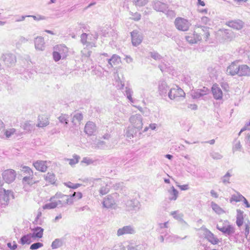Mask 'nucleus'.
Returning a JSON list of instances; mask_svg holds the SVG:
<instances>
[{"mask_svg": "<svg viewBox=\"0 0 250 250\" xmlns=\"http://www.w3.org/2000/svg\"><path fill=\"white\" fill-rule=\"evenodd\" d=\"M209 30V28L206 26L195 25L193 28V39L188 40V43L190 44L197 43L202 40L201 35L207 41L210 36Z\"/></svg>", "mask_w": 250, "mask_h": 250, "instance_id": "nucleus-1", "label": "nucleus"}, {"mask_svg": "<svg viewBox=\"0 0 250 250\" xmlns=\"http://www.w3.org/2000/svg\"><path fill=\"white\" fill-rule=\"evenodd\" d=\"M68 53V48L64 44H57L54 46L52 53L53 60L58 62L61 58L65 59L67 57Z\"/></svg>", "mask_w": 250, "mask_h": 250, "instance_id": "nucleus-2", "label": "nucleus"}, {"mask_svg": "<svg viewBox=\"0 0 250 250\" xmlns=\"http://www.w3.org/2000/svg\"><path fill=\"white\" fill-rule=\"evenodd\" d=\"M14 198L13 193L11 190H6L4 188L0 190V203L1 205H7L10 200Z\"/></svg>", "mask_w": 250, "mask_h": 250, "instance_id": "nucleus-3", "label": "nucleus"}, {"mask_svg": "<svg viewBox=\"0 0 250 250\" xmlns=\"http://www.w3.org/2000/svg\"><path fill=\"white\" fill-rule=\"evenodd\" d=\"M168 96L172 100H179L185 97V93L181 88L176 87L170 89Z\"/></svg>", "mask_w": 250, "mask_h": 250, "instance_id": "nucleus-4", "label": "nucleus"}, {"mask_svg": "<svg viewBox=\"0 0 250 250\" xmlns=\"http://www.w3.org/2000/svg\"><path fill=\"white\" fill-rule=\"evenodd\" d=\"M59 205L62 206H65L67 205L72 204L74 202V200L72 199L70 195H67L64 194H56Z\"/></svg>", "mask_w": 250, "mask_h": 250, "instance_id": "nucleus-5", "label": "nucleus"}, {"mask_svg": "<svg viewBox=\"0 0 250 250\" xmlns=\"http://www.w3.org/2000/svg\"><path fill=\"white\" fill-rule=\"evenodd\" d=\"M239 68V64L238 61H235L232 62L227 68L226 74L228 75L234 76L235 75L238 76V70Z\"/></svg>", "mask_w": 250, "mask_h": 250, "instance_id": "nucleus-6", "label": "nucleus"}, {"mask_svg": "<svg viewBox=\"0 0 250 250\" xmlns=\"http://www.w3.org/2000/svg\"><path fill=\"white\" fill-rule=\"evenodd\" d=\"M2 176L5 182L11 183L15 180L16 173L13 169H7L3 171Z\"/></svg>", "mask_w": 250, "mask_h": 250, "instance_id": "nucleus-7", "label": "nucleus"}, {"mask_svg": "<svg viewBox=\"0 0 250 250\" xmlns=\"http://www.w3.org/2000/svg\"><path fill=\"white\" fill-rule=\"evenodd\" d=\"M33 166L37 170L42 172H46L48 169L46 161L38 160L33 164Z\"/></svg>", "mask_w": 250, "mask_h": 250, "instance_id": "nucleus-8", "label": "nucleus"}, {"mask_svg": "<svg viewBox=\"0 0 250 250\" xmlns=\"http://www.w3.org/2000/svg\"><path fill=\"white\" fill-rule=\"evenodd\" d=\"M217 229L226 236L231 235L235 232V229L231 225L223 226L217 225Z\"/></svg>", "mask_w": 250, "mask_h": 250, "instance_id": "nucleus-9", "label": "nucleus"}, {"mask_svg": "<svg viewBox=\"0 0 250 250\" xmlns=\"http://www.w3.org/2000/svg\"><path fill=\"white\" fill-rule=\"evenodd\" d=\"M175 24L176 28L181 31H186L187 30V21L186 19L178 18L175 20Z\"/></svg>", "mask_w": 250, "mask_h": 250, "instance_id": "nucleus-10", "label": "nucleus"}, {"mask_svg": "<svg viewBox=\"0 0 250 250\" xmlns=\"http://www.w3.org/2000/svg\"><path fill=\"white\" fill-rule=\"evenodd\" d=\"M227 25L233 29L240 30L244 27V23L241 20H237L228 21Z\"/></svg>", "mask_w": 250, "mask_h": 250, "instance_id": "nucleus-11", "label": "nucleus"}, {"mask_svg": "<svg viewBox=\"0 0 250 250\" xmlns=\"http://www.w3.org/2000/svg\"><path fill=\"white\" fill-rule=\"evenodd\" d=\"M238 76L250 77V67L246 64L239 65Z\"/></svg>", "mask_w": 250, "mask_h": 250, "instance_id": "nucleus-12", "label": "nucleus"}, {"mask_svg": "<svg viewBox=\"0 0 250 250\" xmlns=\"http://www.w3.org/2000/svg\"><path fill=\"white\" fill-rule=\"evenodd\" d=\"M211 91L213 97L216 100H221L222 99L223 93L221 89L218 87L217 84H214L211 87Z\"/></svg>", "mask_w": 250, "mask_h": 250, "instance_id": "nucleus-13", "label": "nucleus"}, {"mask_svg": "<svg viewBox=\"0 0 250 250\" xmlns=\"http://www.w3.org/2000/svg\"><path fill=\"white\" fill-rule=\"evenodd\" d=\"M96 130V125L95 123L89 121L85 125L84 132L88 135H93Z\"/></svg>", "mask_w": 250, "mask_h": 250, "instance_id": "nucleus-14", "label": "nucleus"}, {"mask_svg": "<svg viewBox=\"0 0 250 250\" xmlns=\"http://www.w3.org/2000/svg\"><path fill=\"white\" fill-rule=\"evenodd\" d=\"M131 41L134 46L139 45L142 42V37L137 31H133L131 33Z\"/></svg>", "mask_w": 250, "mask_h": 250, "instance_id": "nucleus-15", "label": "nucleus"}, {"mask_svg": "<svg viewBox=\"0 0 250 250\" xmlns=\"http://www.w3.org/2000/svg\"><path fill=\"white\" fill-rule=\"evenodd\" d=\"M134 232L133 228L130 226H124L118 229L117 234L118 236L125 234H132Z\"/></svg>", "mask_w": 250, "mask_h": 250, "instance_id": "nucleus-16", "label": "nucleus"}, {"mask_svg": "<svg viewBox=\"0 0 250 250\" xmlns=\"http://www.w3.org/2000/svg\"><path fill=\"white\" fill-rule=\"evenodd\" d=\"M205 238L212 244H216L218 243V239L215 237L214 234L207 229H205L204 232Z\"/></svg>", "mask_w": 250, "mask_h": 250, "instance_id": "nucleus-17", "label": "nucleus"}, {"mask_svg": "<svg viewBox=\"0 0 250 250\" xmlns=\"http://www.w3.org/2000/svg\"><path fill=\"white\" fill-rule=\"evenodd\" d=\"M59 205L56 195L50 199V202L43 206V209H52L55 208Z\"/></svg>", "mask_w": 250, "mask_h": 250, "instance_id": "nucleus-18", "label": "nucleus"}, {"mask_svg": "<svg viewBox=\"0 0 250 250\" xmlns=\"http://www.w3.org/2000/svg\"><path fill=\"white\" fill-rule=\"evenodd\" d=\"M44 179L49 185L55 184L57 180L56 176L53 172H48L44 176Z\"/></svg>", "mask_w": 250, "mask_h": 250, "instance_id": "nucleus-19", "label": "nucleus"}, {"mask_svg": "<svg viewBox=\"0 0 250 250\" xmlns=\"http://www.w3.org/2000/svg\"><path fill=\"white\" fill-rule=\"evenodd\" d=\"M22 181L23 184L29 185H33L39 182L38 180H35L33 175L24 176Z\"/></svg>", "mask_w": 250, "mask_h": 250, "instance_id": "nucleus-20", "label": "nucleus"}, {"mask_svg": "<svg viewBox=\"0 0 250 250\" xmlns=\"http://www.w3.org/2000/svg\"><path fill=\"white\" fill-rule=\"evenodd\" d=\"M121 62V58L116 55H113L112 57L108 60V63L112 67H117Z\"/></svg>", "mask_w": 250, "mask_h": 250, "instance_id": "nucleus-21", "label": "nucleus"}, {"mask_svg": "<svg viewBox=\"0 0 250 250\" xmlns=\"http://www.w3.org/2000/svg\"><path fill=\"white\" fill-rule=\"evenodd\" d=\"M220 33L224 40H231L233 38L232 32L228 29H221L219 30Z\"/></svg>", "mask_w": 250, "mask_h": 250, "instance_id": "nucleus-22", "label": "nucleus"}, {"mask_svg": "<svg viewBox=\"0 0 250 250\" xmlns=\"http://www.w3.org/2000/svg\"><path fill=\"white\" fill-rule=\"evenodd\" d=\"M38 126L43 127L49 124L48 118L46 115H41L39 117Z\"/></svg>", "mask_w": 250, "mask_h": 250, "instance_id": "nucleus-23", "label": "nucleus"}, {"mask_svg": "<svg viewBox=\"0 0 250 250\" xmlns=\"http://www.w3.org/2000/svg\"><path fill=\"white\" fill-rule=\"evenodd\" d=\"M44 42L42 37H39L35 39V45L36 49L42 50L44 48Z\"/></svg>", "mask_w": 250, "mask_h": 250, "instance_id": "nucleus-24", "label": "nucleus"}, {"mask_svg": "<svg viewBox=\"0 0 250 250\" xmlns=\"http://www.w3.org/2000/svg\"><path fill=\"white\" fill-rule=\"evenodd\" d=\"M103 204L105 208H109L115 204V201L111 195H108L104 198Z\"/></svg>", "mask_w": 250, "mask_h": 250, "instance_id": "nucleus-25", "label": "nucleus"}, {"mask_svg": "<svg viewBox=\"0 0 250 250\" xmlns=\"http://www.w3.org/2000/svg\"><path fill=\"white\" fill-rule=\"evenodd\" d=\"M243 211L240 209H237L236 224L238 227L241 226L243 224Z\"/></svg>", "mask_w": 250, "mask_h": 250, "instance_id": "nucleus-26", "label": "nucleus"}, {"mask_svg": "<svg viewBox=\"0 0 250 250\" xmlns=\"http://www.w3.org/2000/svg\"><path fill=\"white\" fill-rule=\"evenodd\" d=\"M34 237L32 234H28L22 236L21 239V243L22 245L29 244L32 242V239Z\"/></svg>", "mask_w": 250, "mask_h": 250, "instance_id": "nucleus-27", "label": "nucleus"}, {"mask_svg": "<svg viewBox=\"0 0 250 250\" xmlns=\"http://www.w3.org/2000/svg\"><path fill=\"white\" fill-rule=\"evenodd\" d=\"M83 119V116L81 113H76L73 115L72 122L74 125L80 124Z\"/></svg>", "mask_w": 250, "mask_h": 250, "instance_id": "nucleus-28", "label": "nucleus"}, {"mask_svg": "<svg viewBox=\"0 0 250 250\" xmlns=\"http://www.w3.org/2000/svg\"><path fill=\"white\" fill-rule=\"evenodd\" d=\"M32 234L34 238H41L43 236V229L41 227H37L33 229Z\"/></svg>", "mask_w": 250, "mask_h": 250, "instance_id": "nucleus-29", "label": "nucleus"}, {"mask_svg": "<svg viewBox=\"0 0 250 250\" xmlns=\"http://www.w3.org/2000/svg\"><path fill=\"white\" fill-rule=\"evenodd\" d=\"M243 198H244V197L240 193L236 192V194L231 195V197L229 201L230 203H232L233 201L238 202L242 201Z\"/></svg>", "mask_w": 250, "mask_h": 250, "instance_id": "nucleus-30", "label": "nucleus"}, {"mask_svg": "<svg viewBox=\"0 0 250 250\" xmlns=\"http://www.w3.org/2000/svg\"><path fill=\"white\" fill-rule=\"evenodd\" d=\"M24 176L33 175L34 172L32 169L28 167L23 166L21 170Z\"/></svg>", "mask_w": 250, "mask_h": 250, "instance_id": "nucleus-31", "label": "nucleus"}, {"mask_svg": "<svg viewBox=\"0 0 250 250\" xmlns=\"http://www.w3.org/2000/svg\"><path fill=\"white\" fill-rule=\"evenodd\" d=\"M211 206L212 209L217 214H221L224 212L223 210L217 204L211 202Z\"/></svg>", "mask_w": 250, "mask_h": 250, "instance_id": "nucleus-32", "label": "nucleus"}, {"mask_svg": "<svg viewBox=\"0 0 250 250\" xmlns=\"http://www.w3.org/2000/svg\"><path fill=\"white\" fill-rule=\"evenodd\" d=\"M242 147L239 141H236L232 147V152L234 153L236 151H241Z\"/></svg>", "mask_w": 250, "mask_h": 250, "instance_id": "nucleus-33", "label": "nucleus"}, {"mask_svg": "<svg viewBox=\"0 0 250 250\" xmlns=\"http://www.w3.org/2000/svg\"><path fill=\"white\" fill-rule=\"evenodd\" d=\"M80 159V157L79 156L75 155L73 156V158L68 159V161L69 162V164L71 166H73L77 164L79 162Z\"/></svg>", "mask_w": 250, "mask_h": 250, "instance_id": "nucleus-34", "label": "nucleus"}, {"mask_svg": "<svg viewBox=\"0 0 250 250\" xmlns=\"http://www.w3.org/2000/svg\"><path fill=\"white\" fill-rule=\"evenodd\" d=\"M210 157L214 160H220L223 158V155L217 152L212 151L210 153Z\"/></svg>", "mask_w": 250, "mask_h": 250, "instance_id": "nucleus-35", "label": "nucleus"}, {"mask_svg": "<svg viewBox=\"0 0 250 250\" xmlns=\"http://www.w3.org/2000/svg\"><path fill=\"white\" fill-rule=\"evenodd\" d=\"M71 197L74 200H79L82 198L83 194L81 192H74L72 195H71Z\"/></svg>", "mask_w": 250, "mask_h": 250, "instance_id": "nucleus-36", "label": "nucleus"}, {"mask_svg": "<svg viewBox=\"0 0 250 250\" xmlns=\"http://www.w3.org/2000/svg\"><path fill=\"white\" fill-rule=\"evenodd\" d=\"M64 185L67 187L72 189H76L81 186V184H73L70 182L65 183H64Z\"/></svg>", "mask_w": 250, "mask_h": 250, "instance_id": "nucleus-37", "label": "nucleus"}, {"mask_svg": "<svg viewBox=\"0 0 250 250\" xmlns=\"http://www.w3.org/2000/svg\"><path fill=\"white\" fill-rule=\"evenodd\" d=\"M205 93H202L201 91H199V89H198L196 91L191 93V95L193 99H197L205 95Z\"/></svg>", "mask_w": 250, "mask_h": 250, "instance_id": "nucleus-38", "label": "nucleus"}, {"mask_svg": "<svg viewBox=\"0 0 250 250\" xmlns=\"http://www.w3.org/2000/svg\"><path fill=\"white\" fill-rule=\"evenodd\" d=\"M16 132V129L14 128L6 129L4 132V134L7 138L10 137L12 135H14Z\"/></svg>", "mask_w": 250, "mask_h": 250, "instance_id": "nucleus-39", "label": "nucleus"}, {"mask_svg": "<svg viewBox=\"0 0 250 250\" xmlns=\"http://www.w3.org/2000/svg\"><path fill=\"white\" fill-rule=\"evenodd\" d=\"M68 117H67V115L65 114H62L59 118V120L60 122L64 124L65 125H67L68 123Z\"/></svg>", "mask_w": 250, "mask_h": 250, "instance_id": "nucleus-40", "label": "nucleus"}, {"mask_svg": "<svg viewBox=\"0 0 250 250\" xmlns=\"http://www.w3.org/2000/svg\"><path fill=\"white\" fill-rule=\"evenodd\" d=\"M231 177V174L229 172L227 173L222 178V182L224 184H229V178Z\"/></svg>", "mask_w": 250, "mask_h": 250, "instance_id": "nucleus-41", "label": "nucleus"}, {"mask_svg": "<svg viewBox=\"0 0 250 250\" xmlns=\"http://www.w3.org/2000/svg\"><path fill=\"white\" fill-rule=\"evenodd\" d=\"M133 1L137 6H142L146 4L148 0H133Z\"/></svg>", "mask_w": 250, "mask_h": 250, "instance_id": "nucleus-42", "label": "nucleus"}, {"mask_svg": "<svg viewBox=\"0 0 250 250\" xmlns=\"http://www.w3.org/2000/svg\"><path fill=\"white\" fill-rule=\"evenodd\" d=\"M109 191V188H108L107 185L104 186H103L100 190V193L102 195L107 194Z\"/></svg>", "mask_w": 250, "mask_h": 250, "instance_id": "nucleus-43", "label": "nucleus"}, {"mask_svg": "<svg viewBox=\"0 0 250 250\" xmlns=\"http://www.w3.org/2000/svg\"><path fill=\"white\" fill-rule=\"evenodd\" d=\"M62 243L59 239H56L52 243V248L53 249H57L61 246Z\"/></svg>", "mask_w": 250, "mask_h": 250, "instance_id": "nucleus-44", "label": "nucleus"}, {"mask_svg": "<svg viewBox=\"0 0 250 250\" xmlns=\"http://www.w3.org/2000/svg\"><path fill=\"white\" fill-rule=\"evenodd\" d=\"M211 21V19L208 18L207 17H203L201 18V22L202 23L205 24H208L210 25V22Z\"/></svg>", "mask_w": 250, "mask_h": 250, "instance_id": "nucleus-45", "label": "nucleus"}, {"mask_svg": "<svg viewBox=\"0 0 250 250\" xmlns=\"http://www.w3.org/2000/svg\"><path fill=\"white\" fill-rule=\"evenodd\" d=\"M43 246V244L41 243H34L30 246V249L31 250H36Z\"/></svg>", "mask_w": 250, "mask_h": 250, "instance_id": "nucleus-46", "label": "nucleus"}, {"mask_svg": "<svg viewBox=\"0 0 250 250\" xmlns=\"http://www.w3.org/2000/svg\"><path fill=\"white\" fill-rule=\"evenodd\" d=\"M82 162L85 163L86 165H89L93 163V161L89 158L85 157L83 158Z\"/></svg>", "mask_w": 250, "mask_h": 250, "instance_id": "nucleus-47", "label": "nucleus"}, {"mask_svg": "<svg viewBox=\"0 0 250 250\" xmlns=\"http://www.w3.org/2000/svg\"><path fill=\"white\" fill-rule=\"evenodd\" d=\"M81 38L82 42L83 44L85 43L86 42V40L87 38V34H86V33H83L82 34Z\"/></svg>", "mask_w": 250, "mask_h": 250, "instance_id": "nucleus-48", "label": "nucleus"}, {"mask_svg": "<svg viewBox=\"0 0 250 250\" xmlns=\"http://www.w3.org/2000/svg\"><path fill=\"white\" fill-rule=\"evenodd\" d=\"M176 191L175 190V189H173L172 191H171L170 192V194L173 195V197H170L169 199L170 200H175L176 199V197H177V195H176Z\"/></svg>", "mask_w": 250, "mask_h": 250, "instance_id": "nucleus-49", "label": "nucleus"}, {"mask_svg": "<svg viewBox=\"0 0 250 250\" xmlns=\"http://www.w3.org/2000/svg\"><path fill=\"white\" fill-rule=\"evenodd\" d=\"M141 18V15L139 14L136 13L134 17H132V19L134 21H138Z\"/></svg>", "mask_w": 250, "mask_h": 250, "instance_id": "nucleus-50", "label": "nucleus"}, {"mask_svg": "<svg viewBox=\"0 0 250 250\" xmlns=\"http://www.w3.org/2000/svg\"><path fill=\"white\" fill-rule=\"evenodd\" d=\"M250 232V227L248 224L246 225V228L245 229V234L246 236L249 234Z\"/></svg>", "mask_w": 250, "mask_h": 250, "instance_id": "nucleus-51", "label": "nucleus"}, {"mask_svg": "<svg viewBox=\"0 0 250 250\" xmlns=\"http://www.w3.org/2000/svg\"><path fill=\"white\" fill-rule=\"evenodd\" d=\"M151 57L156 60L160 58V55L158 53L154 52L151 53Z\"/></svg>", "mask_w": 250, "mask_h": 250, "instance_id": "nucleus-52", "label": "nucleus"}, {"mask_svg": "<svg viewBox=\"0 0 250 250\" xmlns=\"http://www.w3.org/2000/svg\"><path fill=\"white\" fill-rule=\"evenodd\" d=\"M210 194L212 197L216 198L218 197V194L214 190H211L210 191Z\"/></svg>", "mask_w": 250, "mask_h": 250, "instance_id": "nucleus-53", "label": "nucleus"}, {"mask_svg": "<svg viewBox=\"0 0 250 250\" xmlns=\"http://www.w3.org/2000/svg\"><path fill=\"white\" fill-rule=\"evenodd\" d=\"M242 200L243 201L244 203L246 205V207L247 208H250V204L245 197L242 199Z\"/></svg>", "mask_w": 250, "mask_h": 250, "instance_id": "nucleus-54", "label": "nucleus"}, {"mask_svg": "<svg viewBox=\"0 0 250 250\" xmlns=\"http://www.w3.org/2000/svg\"><path fill=\"white\" fill-rule=\"evenodd\" d=\"M199 91H201L202 93H205V95L207 94V91H208V89L205 87H204L202 89H199Z\"/></svg>", "mask_w": 250, "mask_h": 250, "instance_id": "nucleus-55", "label": "nucleus"}, {"mask_svg": "<svg viewBox=\"0 0 250 250\" xmlns=\"http://www.w3.org/2000/svg\"><path fill=\"white\" fill-rule=\"evenodd\" d=\"M188 108H190L193 110H196L197 108V106L195 104H191L189 106H188Z\"/></svg>", "mask_w": 250, "mask_h": 250, "instance_id": "nucleus-56", "label": "nucleus"}, {"mask_svg": "<svg viewBox=\"0 0 250 250\" xmlns=\"http://www.w3.org/2000/svg\"><path fill=\"white\" fill-rule=\"evenodd\" d=\"M204 142H202V143H203ZM204 143H208L210 145H213L214 143H215V140L214 139H212L210 141H206V142H205Z\"/></svg>", "mask_w": 250, "mask_h": 250, "instance_id": "nucleus-57", "label": "nucleus"}, {"mask_svg": "<svg viewBox=\"0 0 250 250\" xmlns=\"http://www.w3.org/2000/svg\"><path fill=\"white\" fill-rule=\"evenodd\" d=\"M156 125L155 124H152L149 125V127L152 130H154L156 128Z\"/></svg>", "mask_w": 250, "mask_h": 250, "instance_id": "nucleus-58", "label": "nucleus"}, {"mask_svg": "<svg viewBox=\"0 0 250 250\" xmlns=\"http://www.w3.org/2000/svg\"><path fill=\"white\" fill-rule=\"evenodd\" d=\"M198 4L202 6H204L205 5V2L203 1H202V0H198Z\"/></svg>", "mask_w": 250, "mask_h": 250, "instance_id": "nucleus-59", "label": "nucleus"}, {"mask_svg": "<svg viewBox=\"0 0 250 250\" xmlns=\"http://www.w3.org/2000/svg\"><path fill=\"white\" fill-rule=\"evenodd\" d=\"M127 98L129 99V100L131 102L133 103V99L131 96V95L130 94H129L127 95Z\"/></svg>", "mask_w": 250, "mask_h": 250, "instance_id": "nucleus-60", "label": "nucleus"}, {"mask_svg": "<svg viewBox=\"0 0 250 250\" xmlns=\"http://www.w3.org/2000/svg\"><path fill=\"white\" fill-rule=\"evenodd\" d=\"M179 187L183 190H186L187 189V185H184V186H180Z\"/></svg>", "mask_w": 250, "mask_h": 250, "instance_id": "nucleus-61", "label": "nucleus"}, {"mask_svg": "<svg viewBox=\"0 0 250 250\" xmlns=\"http://www.w3.org/2000/svg\"><path fill=\"white\" fill-rule=\"evenodd\" d=\"M166 157L168 158V159H171V158L172 157V155H170V154H167L166 155Z\"/></svg>", "mask_w": 250, "mask_h": 250, "instance_id": "nucleus-62", "label": "nucleus"}, {"mask_svg": "<svg viewBox=\"0 0 250 250\" xmlns=\"http://www.w3.org/2000/svg\"><path fill=\"white\" fill-rule=\"evenodd\" d=\"M247 141L250 143V134H248L247 136Z\"/></svg>", "mask_w": 250, "mask_h": 250, "instance_id": "nucleus-63", "label": "nucleus"}, {"mask_svg": "<svg viewBox=\"0 0 250 250\" xmlns=\"http://www.w3.org/2000/svg\"><path fill=\"white\" fill-rule=\"evenodd\" d=\"M45 32L49 33V34H50L51 35H53L54 33L52 31H50V30H45Z\"/></svg>", "mask_w": 250, "mask_h": 250, "instance_id": "nucleus-64", "label": "nucleus"}]
</instances>
